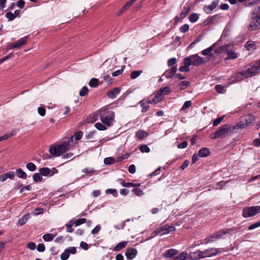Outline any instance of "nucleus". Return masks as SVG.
I'll list each match as a JSON object with an SVG mask.
<instances>
[{
	"instance_id": "f03ea898",
	"label": "nucleus",
	"mask_w": 260,
	"mask_h": 260,
	"mask_svg": "<svg viewBox=\"0 0 260 260\" xmlns=\"http://www.w3.org/2000/svg\"><path fill=\"white\" fill-rule=\"evenodd\" d=\"M260 72V64L255 62L247 65L245 70L240 72V74L245 78L255 75Z\"/></svg>"
},
{
	"instance_id": "bb28decb",
	"label": "nucleus",
	"mask_w": 260,
	"mask_h": 260,
	"mask_svg": "<svg viewBox=\"0 0 260 260\" xmlns=\"http://www.w3.org/2000/svg\"><path fill=\"white\" fill-rule=\"evenodd\" d=\"M226 54L228 55V57L225 59H234L238 57L237 53L232 50L228 51L226 52Z\"/></svg>"
},
{
	"instance_id": "f3484780",
	"label": "nucleus",
	"mask_w": 260,
	"mask_h": 260,
	"mask_svg": "<svg viewBox=\"0 0 260 260\" xmlns=\"http://www.w3.org/2000/svg\"><path fill=\"white\" fill-rule=\"evenodd\" d=\"M28 38H29V36H25V37H24L20 39L16 42L13 43L15 47L19 48V47H20L23 46L24 45H25L26 43Z\"/></svg>"
},
{
	"instance_id": "5fc2aeb1",
	"label": "nucleus",
	"mask_w": 260,
	"mask_h": 260,
	"mask_svg": "<svg viewBox=\"0 0 260 260\" xmlns=\"http://www.w3.org/2000/svg\"><path fill=\"white\" fill-rule=\"evenodd\" d=\"M189 29V25L188 24H184L180 27V31L182 33L187 32Z\"/></svg>"
},
{
	"instance_id": "423d86ee",
	"label": "nucleus",
	"mask_w": 260,
	"mask_h": 260,
	"mask_svg": "<svg viewBox=\"0 0 260 260\" xmlns=\"http://www.w3.org/2000/svg\"><path fill=\"white\" fill-rule=\"evenodd\" d=\"M186 63L188 65L198 66L205 63L204 58L198 54H194L186 57Z\"/></svg>"
},
{
	"instance_id": "b1692460",
	"label": "nucleus",
	"mask_w": 260,
	"mask_h": 260,
	"mask_svg": "<svg viewBox=\"0 0 260 260\" xmlns=\"http://www.w3.org/2000/svg\"><path fill=\"white\" fill-rule=\"evenodd\" d=\"M30 214L29 213H26L21 218H20L18 220V224L20 225H24L29 218Z\"/></svg>"
},
{
	"instance_id": "4d7b16f0",
	"label": "nucleus",
	"mask_w": 260,
	"mask_h": 260,
	"mask_svg": "<svg viewBox=\"0 0 260 260\" xmlns=\"http://www.w3.org/2000/svg\"><path fill=\"white\" fill-rule=\"evenodd\" d=\"M189 85V82L187 81H181L180 83V85L181 86L180 89L182 90L186 87H187Z\"/></svg>"
},
{
	"instance_id": "13d9d810",
	"label": "nucleus",
	"mask_w": 260,
	"mask_h": 260,
	"mask_svg": "<svg viewBox=\"0 0 260 260\" xmlns=\"http://www.w3.org/2000/svg\"><path fill=\"white\" fill-rule=\"evenodd\" d=\"M70 256V254L66 250L61 254L60 258L62 260H67Z\"/></svg>"
},
{
	"instance_id": "4c0bfd02",
	"label": "nucleus",
	"mask_w": 260,
	"mask_h": 260,
	"mask_svg": "<svg viewBox=\"0 0 260 260\" xmlns=\"http://www.w3.org/2000/svg\"><path fill=\"white\" fill-rule=\"evenodd\" d=\"M170 92V89L169 87L166 86L164 88H160L159 90V94L161 93L163 94H168Z\"/></svg>"
},
{
	"instance_id": "f8f14e48",
	"label": "nucleus",
	"mask_w": 260,
	"mask_h": 260,
	"mask_svg": "<svg viewBox=\"0 0 260 260\" xmlns=\"http://www.w3.org/2000/svg\"><path fill=\"white\" fill-rule=\"evenodd\" d=\"M125 254L128 259L131 260L136 256L137 250L135 248H129L126 250Z\"/></svg>"
},
{
	"instance_id": "052dcab7",
	"label": "nucleus",
	"mask_w": 260,
	"mask_h": 260,
	"mask_svg": "<svg viewBox=\"0 0 260 260\" xmlns=\"http://www.w3.org/2000/svg\"><path fill=\"white\" fill-rule=\"evenodd\" d=\"M67 252L70 254H75L76 253V248L75 247H70L66 249Z\"/></svg>"
},
{
	"instance_id": "7c9ffc66",
	"label": "nucleus",
	"mask_w": 260,
	"mask_h": 260,
	"mask_svg": "<svg viewBox=\"0 0 260 260\" xmlns=\"http://www.w3.org/2000/svg\"><path fill=\"white\" fill-rule=\"evenodd\" d=\"M184 66H182V67H180L179 68V71L181 72H188L189 71V66L190 65H188L186 63V58H185L184 59Z\"/></svg>"
},
{
	"instance_id": "a18cd8bd",
	"label": "nucleus",
	"mask_w": 260,
	"mask_h": 260,
	"mask_svg": "<svg viewBox=\"0 0 260 260\" xmlns=\"http://www.w3.org/2000/svg\"><path fill=\"white\" fill-rule=\"evenodd\" d=\"M132 192L137 196H141L144 194L143 191L139 188H134L132 190Z\"/></svg>"
},
{
	"instance_id": "473e14b6",
	"label": "nucleus",
	"mask_w": 260,
	"mask_h": 260,
	"mask_svg": "<svg viewBox=\"0 0 260 260\" xmlns=\"http://www.w3.org/2000/svg\"><path fill=\"white\" fill-rule=\"evenodd\" d=\"M139 104H140L141 107L142 108V112L143 113L146 112L148 110L149 108V105L146 104L144 101H141L139 102Z\"/></svg>"
},
{
	"instance_id": "20e7f679",
	"label": "nucleus",
	"mask_w": 260,
	"mask_h": 260,
	"mask_svg": "<svg viewBox=\"0 0 260 260\" xmlns=\"http://www.w3.org/2000/svg\"><path fill=\"white\" fill-rule=\"evenodd\" d=\"M231 131V126L230 125H223L215 132L214 136L212 137V139H216L218 138H222L225 137Z\"/></svg>"
},
{
	"instance_id": "680f3d73",
	"label": "nucleus",
	"mask_w": 260,
	"mask_h": 260,
	"mask_svg": "<svg viewBox=\"0 0 260 260\" xmlns=\"http://www.w3.org/2000/svg\"><path fill=\"white\" fill-rule=\"evenodd\" d=\"M176 63V59L174 57L169 59L168 61V65L172 67Z\"/></svg>"
},
{
	"instance_id": "4468645a",
	"label": "nucleus",
	"mask_w": 260,
	"mask_h": 260,
	"mask_svg": "<svg viewBox=\"0 0 260 260\" xmlns=\"http://www.w3.org/2000/svg\"><path fill=\"white\" fill-rule=\"evenodd\" d=\"M202 250H197L194 252H190L188 255V257L191 260H198L202 258Z\"/></svg>"
},
{
	"instance_id": "c85d7f7f",
	"label": "nucleus",
	"mask_w": 260,
	"mask_h": 260,
	"mask_svg": "<svg viewBox=\"0 0 260 260\" xmlns=\"http://www.w3.org/2000/svg\"><path fill=\"white\" fill-rule=\"evenodd\" d=\"M213 46H214V45L211 46L210 47H209L208 48H207L206 49H204L202 51V54L203 55H209V56H211L212 55V53L211 52L213 51Z\"/></svg>"
},
{
	"instance_id": "cd10ccee",
	"label": "nucleus",
	"mask_w": 260,
	"mask_h": 260,
	"mask_svg": "<svg viewBox=\"0 0 260 260\" xmlns=\"http://www.w3.org/2000/svg\"><path fill=\"white\" fill-rule=\"evenodd\" d=\"M17 176L21 179H26L27 175L21 169H18L16 170Z\"/></svg>"
},
{
	"instance_id": "7ed1b4c3",
	"label": "nucleus",
	"mask_w": 260,
	"mask_h": 260,
	"mask_svg": "<svg viewBox=\"0 0 260 260\" xmlns=\"http://www.w3.org/2000/svg\"><path fill=\"white\" fill-rule=\"evenodd\" d=\"M70 144L63 142L59 145L51 146L49 148L50 153L55 157L59 156L70 149Z\"/></svg>"
},
{
	"instance_id": "6e6d98bb",
	"label": "nucleus",
	"mask_w": 260,
	"mask_h": 260,
	"mask_svg": "<svg viewBox=\"0 0 260 260\" xmlns=\"http://www.w3.org/2000/svg\"><path fill=\"white\" fill-rule=\"evenodd\" d=\"M38 112L41 116H45L46 110L43 107H39L38 109Z\"/></svg>"
},
{
	"instance_id": "de8ad7c7",
	"label": "nucleus",
	"mask_w": 260,
	"mask_h": 260,
	"mask_svg": "<svg viewBox=\"0 0 260 260\" xmlns=\"http://www.w3.org/2000/svg\"><path fill=\"white\" fill-rule=\"evenodd\" d=\"M118 181L122 186L131 187V182H125V181L122 179H119Z\"/></svg>"
},
{
	"instance_id": "72a5a7b5",
	"label": "nucleus",
	"mask_w": 260,
	"mask_h": 260,
	"mask_svg": "<svg viewBox=\"0 0 260 260\" xmlns=\"http://www.w3.org/2000/svg\"><path fill=\"white\" fill-rule=\"evenodd\" d=\"M99 81L96 78L91 79L89 82V85L91 87H96L99 85Z\"/></svg>"
},
{
	"instance_id": "bf43d9fd",
	"label": "nucleus",
	"mask_w": 260,
	"mask_h": 260,
	"mask_svg": "<svg viewBox=\"0 0 260 260\" xmlns=\"http://www.w3.org/2000/svg\"><path fill=\"white\" fill-rule=\"evenodd\" d=\"M101 230V226L100 225H97L92 231L91 234L95 235L98 234Z\"/></svg>"
},
{
	"instance_id": "0e129e2a",
	"label": "nucleus",
	"mask_w": 260,
	"mask_h": 260,
	"mask_svg": "<svg viewBox=\"0 0 260 260\" xmlns=\"http://www.w3.org/2000/svg\"><path fill=\"white\" fill-rule=\"evenodd\" d=\"M188 145V143L187 141H183L182 143H180L178 145L177 147L179 149H184L187 147Z\"/></svg>"
},
{
	"instance_id": "864d4df0",
	"label": "nucleus",
	"mask_w": 260,
	"mask_h": 260,
	"mask_svg": "<svg viewBox=\"0 0 260 260\" xmlns=\"http://www.w3.org/2000/svg\"><path fill=\"white\" fill-rule=\"evenodd\" d=\"M223 118H224V116H221V117L215 119L213 122V126L218 125L223 120Z\"/></svg>"
},
{
	"instance_id": "69168bd1",
	"label": "nucleus",
	"mask_w": 260,
	"mask_h": 260,
	"mask_svg": "<svg viewBox=\"0 0 260 260\" xmlns=\"http://www.w3.org/2000/svg\"><path fill=\"white\" fill-rule=\"evenodd\" d=\"M80 246L83 249L87 250L89 248V246L88 244L84 241H82L80 244Z\"/></svg>"
},
{
	"instance_id": "6e6552de",
	"label": "nucleus",
	"mask_w": 260,
	"mask_h": 260,
	"mask_svg": "<svg viewBox=\"0 0 260 260\" xmlns=\"http://www.w3.org/2000/svg\"><path fill=\"white\" fill-rule=\"evenodd\" d=\"M221 250L220 249L215 248H209L202 251V258L215 256L221 253Z\"/></svg>"
},
{
	"instance_id": "a211bd4d",
	"label": "nucleus",
	"mask_w": 260,
	"mask_h": 260,
	"mask_svg": "<svg viewBox=\"0 0 260 260\" xmlns=\"http://www.w3.org/2000/svg\"><path fill=\"white\" fill-rule=\"evenodd\" d=\"M120 89L118 87H115L109 91L107 94L108 96L110 99H115L119 93Z\"/></svg>"
},
{
	"instance_id": "e2e57ef3",
	"label": "nucleus",
	"mask_w": 260,
	"mask_h": 260,
	"mask_svg": "<svg viewBox=\"0 0 260 260\" xmlns=\"http://www.w3.org/2000/svg\"><path fill=\"white\" fill-rule=\"evenodd\" d=\"M248 125L244 121H240L237 125V128H245L246 126Z\"/></svg>"
},
{
	"instance_id": "37998d69",
	"label": "nucleus",
	"mask_w": 260,
	"mask_h": 260,
	"mask_svg": "<svg viewBox=\"0 0 260 260\" xmlns=\"http://www.w3.org/2000/svg\"><path fill=\"white\" fill-rule=\"evenodd\" d=\"M73 225V221L72 220H71L69 223L66 224V226L67 228V232L68 233L73 232L74 229L72 228Z\"/></svg>"
},
{
	"instance_id": "603ef678",
	"label": "nucleus",
	"mask_w": 260,
	"mask_h": 260,
	"mask_svg": "<svg viewBox=\"0 0 260 260\" xmlns=\"http://www.w3.org/2000/svg\"><path fill=\"white\" fill-rule=\"evenodd\" d=\"M44 212V209L41 208H37L34 209L33 214L35 215H38L43 214Z\"/></svg>"
},
{
	"instance_id": "1a4fd4ad",
	"label": "nucleus",
	"mask_w": 260,
	"mask_h": 260,
	"mask_svg": "<svg viewBox=\"0 0 260 260\" xmlns=\"http://www.w3.org/2000/svg\"><path fill=\"white\" fill-rule=\"evenodd\" d=\"M229 229L218 231V232L213 234L212 235L206 238L205 239L206 243L213 242L215 240L219 239L221 237H222L224 235L226 234V233H229Z\"/></svg>"
},
{
	"instance_id": "f257e3e1",
	"label": "nucleus",
	"mask_w": 260,
	"mask_h": 260,
	"mask_svg": "<svg viewBox=\"0 0 260 260\" xmlns=\"http://www.w3.org/2000/svg\"><path fill=\"white\" fill-rule=\"evenodd\" d=\"M101 121L107 126L113 125L114 121L115 113L105 108L101 109L98 112Z\"/></svg>"
},
{
	"instance_id": "412c9836",
	"label": "nucleus",
	"mask_w": 260,
	"mask_h": 260,
	"mask_svg": "<svg viewBox=\"0 0 260 260\" xmlns=\"http://www.w3.org/2000/svg\"><path fill=\"white\" fill-rule=\"evenodd\" d=\"M177 253H178V251L176 249H170L167 250L166 251L164 255L167 258H171L172 256L177 254Z\"/></svg>"
},
{
	"instance_id": "393cba45",
	"label": "nucleus",
	"mask_w": 260,
	"mask_h": 260,
	"mask_svg": "<svg viewBox=\"0 0 260 260\" xmlns=\"http://www.w3.org/2000/svg\"><path fill=\"white\" fill-rule=\"evenodd\" d=\"M127 242L126 241H123L119 243H118L117 245H116L115 247L114 248V250L115 251H118L121 250L122 249L124 248L127 245Z\"/></svg>"
},
{
	"instance_id": "c756f323",
	"label": "nucleus",
	"mask_w": 260,
	"mask_h": 260,
	"mask_svg": "<svg viewBox=\"0 0 260 260\" xmlns=\"http://www.w3.org/2000/svg\"><path fill=\"white\" fill-rule=\"evenodd\" d=\"M56 235H54L51 234H46L43 236L44 240L46 242L51 241L55 238Z\"/></svg>"
},
{
	"instance_id": "8fccbe9b",
	"label": "nucleus",
	"mask_w": 260,
	"mask_h": 260,
	"mask_svg": "<svg viewBox=\"0 0 260 260\" xmlns=\"http://www.w3.org/2000/svg\"><path fill=\"white\" fill-rule=\"evenodd\" d=\"M6 17L9 20L12 21L15 18L16 15L12 12H9L6 14Z\"/></svg>"
},
{
	"instance_id": "9d476101",
	"label": "nucleus",
	"mask_w": 260,
	"mask_h": 260,
	"mask_svg": "<svg viewBox=\"0 0 260 260\" xmlns=\"http://www.w3.org/2000/svg\"><path fill=\"white\" fill-rule=\"evenodd\" d=\"M58 171L55 168L49 169L47 167L42 168L39 169V173L41 175L44 176H52L57 173Z\"/></svg>"
},
{
	"instance_id": "58836bf2",
	"label": "nucleus",
	"mask_w": 260,
	"mask_h": 260,
	"mask_svg": "<svg viewBox=\"0 0 260 260\" xmlns=\"http://www.w3.org/2000/svg\"><path fill=\"white\" fill-rule=\"evenodd\" d=\"M33 180L35 182L41 181L43 178L41 176V175L40 173H35L32 176Z\"/></svg>"
},
{
	"instance_id": "39448f33",
	"label": "nucleus",
	"mask_w": 260,
	"mask_h": 260,
	"mask_svg": "<svg viewBox=\"0 0 260 260\" xmlns=\"http://www.w3.org/2000/svg\"><path fill=\"white\" fill-rule=\"evenodd\" d=\"M259 213H260L259 206L245 207L242 211V215L244 218L252 217Z\"/></svg>"
},
{
	"instance_id": "2f4dec72",
	"label": "nucleus",
	"mask_w": 260,
	"mask_h": 260,
	"mask_svg": "<svg viewBox=\"0 0 260 260\" xmlns=\"http://www.w3.org/2000/svg\"><path fill=\"white\" fill-rule=\"evenodd\" d=\"M190 9L189 7H184L183 10L180 14V17L181 19L184 18L187 14L190 11Z\"/></svg>"
},
{
	"instance_id": "338daca9",
	"label": "nucleus",
	"mask_w": 260,
	"mask_h": 260,
	"mask_svg": "<svg viewBox=\"0 0 260 260\" xmlns=\"http://www.w3.org/2000/svg\"><path fill=\"white\" fill-rule=\"evenodd\" d=\"M260 226V221H258V222H257L254 224H252L251 225H250L249 227H248V230H252L253 229H254L256 228H258Z\"/></svg>"
},
{
	"instance_id": "e433bc0d",
	"label": "nucleus",
	"mask_w": 260,
	"mask_h": 260,
	"mask_svg": "<svg viewBox=\"0 0 260 260\" xmlns=\"http://www.w3.org/2000/svg\"><path fill=\"white\" fill-rule=\"evenodd\" d=\"M199 19V16L196 13H192L189 17V21L191 23H194L198 21Z\"/></svg>"
},
{
	"instance_id": "774afa93",
	"label": "nucleus",
	"mask_w": 260,
	"mask_h": 260,
	"mask_svg": "<svg viewBox=\"0 0 260 260\" xmlns=\"http://www.w3.org/2000/svg\"><path fill=\"white\" fill-rule=\"evenodd\" d=\"M45 250V246L44 244H39L37 246V250L39 252H43Z\"/></svg>"
},
{
	"instance_id": "ea45409f",
	"label": "nucleus",
	"mask_w": 260,
	"mask_h": 260,
	"mask_svg": "<svg viewBox=\"0 0 260 260\" xmlns=\"http://www.w3.org/2000/svg\"><path fill=\"white\" fill-rule=\"evenodd\" d=\"M26 168L30 171L33 172L37 169L36 166L32 162H29L26 166Z\"/></svg>"
},
{
	"instance_id": "aec40b11",
	"label": "nucleus",
	"mask_w": 260,
	"mask_h": 260,
	"mask_svg": "<svg viewBox=\"0 0 260 260\" xmlns=\"http://www.w3.org/2000/svg\"><path fill=\"white\" fill-rule=\"evenodd\" d=\"M254 120V116L251 114H248L243 117V120L247 124L251 123Z\"/></svg>"
},
{
	"instance_id": "ddd939ff",
	"label": "nucleus",
	"mask_w": 260,
	"mask_h": 260,
	"mask_svg": "<svg viewBox=\"0 0 260 260\" xmlns=\"http://www.w3.org/2000/svg\"><path fill=\"white\" fill-rule=\"evenodd\" d=\"M126 158V156L123 155L120 157H118L116 160L113 157H107L104 159V162L106 165H111L115 162H119L123 159H124Z\"/></svg>"
},
{
	"instance_id": "f704fd0d",
	"label": "nucleus",
	"mask_w": 260,
	"mask_h": 260,
	"mask_svg": "<svg viewBox=\"0 0 260 260\" xmlns=\"http://www.w3.org/2000/svg\"><path fill=\"white\" fill-rule=\"evenodd\" d=\"M143 71H134L131 73V78L132 79H135L138 77L142 73Z\"/></svg>"
},
{
	"instance_id": "9b49d317",
	"label": "nucleus",
	"mask_w": 260,
	"mask_h": 260,
	"mask_svg": "<svg viewBox=\"0 0 260 260\" xmlns=\"http://www.w3.org/2000/svg\"><path fill=\"white\" fill-rule=\"evenodd\" d=\"M219 2V0H214L212 3L209 5H206L204 7V11L207 14H210L212 11L215 9Z\"/></svg>"
},
{
	"instance_id": "4be33fe9",
	"label": "nucleus",
	"mask_w": 260,
	"mask_h": 260,
	"mask_svg": "<svg viewBox=\"0 0 260 260\" xmlns=\"http://www.w3.org/2000/svg\"><path fill=\"white\" fill-rule=\"evenodd\" d=\"M245 47L248 51H253L256 49V45L252 41H248L245 44Z\"/></svg>"
},
{
	"instance_id": "49530a36",
	"label": "nucleus",
	"mask_w": 260,
	"mask_h": 260,
	"mask_svg": "<svg viewBox=\"0 0 260 260\" xmlns=\"http://www.w3.org/2000/svg\"><path fill=\"white\" fill-rule=\"evenodd\" d=\"M191 105V101H186L184 103V104H183V106L182 107V108H181L180 110L181 111H185L187 109H188Z\"/></svg>"
},
{
	"instance_id": "c9c22d12",
	"label": "nucleus",
	"mask_w": 260,
	"mask_h": 260,
	"mask_svg": "<svg viewBox=\"0 0 260 260\" xmlns=\"http://www.w3.org/2000/svg\"><path fill=\"white\" fill-rule=\"evenodd\" d=\"M94 126L95 128L99 131H105L107 129V127L100 122L96 123Z\"/></svg>"
},
{
	"instance_id": "c03bdc74",
	"label": "nucleus",
	"mask_w": 260,
	"mask_h": 260,
	"mask_svg": "<svg viewBox=\"0 0 260 260\" xmlns=\"http://www.w3.org/2000/svg\"><path fill=\"white\" fill-rule=\"evenodd\" d=\"M88 89L86 86H84L82 88L79 92V95L81 96H84L88 93Z\"/></svg>"
},
{
	"instance_id": "2eb2a0df",
	"label": "nucleus",
	"mask_w": 260,
	"mask_h": 260,
	"mask_svg": "<svg viewBox=\"0 0 260 260\" xmlns=\"http://www.w3.org/2000/svg\"><path fill=\"white\" fill-rule=\"evenodd\" d=\"M15 176L13 171H10L0 176V181L4 182L8 179H13Z\"/></svg>"
},
{
	"instance_id": "6ab92c4d",
	"label": "nucleus",
	"mask_w": 260,
	"mask_h": 260,
	"mask_svg": "<svg viewBox=\"0 0 260 260\" xmlns=\"http://www.w3.org/2000/svg\"><path fill=\"white\" fill-rule=\"evenodd\" d=\"M148 133L147 131L144 130H139L136 134V137L139 140H142L143 138L147 137Z\"/></svg>"
},
{
	"instance_id": "a878e982",
	"label": "nucleus",
	"mask_w": 260,
	"mask_h": 260,
	"mask_svg": "<svg viewBox=\"0 0 260 260\" xmlns=\"http://www.w3.org/2000/svg\"><path fill=\"white\" fill-rule=\"evenodd\" d=\"M187 257H188L187 253L183 252L175 256L174 260H186Z\"/></svg>"
},
{
	"instance_id": "a19ab883",
	"label": "nucleus",
	"mask_w": 260,
	"mask_h": 260,
	"mask_svg": "<svg viewBox=\"0 0 260 260\" xmlns=\"http://www.w3.org/2000/svg\"><path fill=\"white\" fill-rule=\"evenodd\" d=\"M219 18V16L218 15H215L212 16V17H211L210 18H209V19H207L205 21V23L208 24L210 23V22L215 21Z\"/></svg>"
},
{
	"instance_id": "3c124183",
	"label": "nucleus",
	"mask_w": 260,
	"mask_h": 260,
	"mask_svg": "<svg viewBox=\"0 0 260 260\" xmlns=\"http://www.w3.org/2000/svg\"><path fill=\"white\" fill-rule=\"evenodd\" d=\"M106 192L107 194H112L115 197H116L118 196V193L115 189H108L106 190Z\"/></svg>"
},
{
	"instance_id": "09e8293b",
	"label": "nucleus",
	"mask_w": 260,
	"mask_h": 260,
	"mask_svg": "<svg viewBox=\"0 0 260 260\" xmlns=\"http://www.w3.org/2000/svg\"><path fill=\"white\" fill-rule=\"evenodd\" d=\"M86 222L85 218H80L76 220L74 223L76 226H79L82 224H83Z\"/></svg>"
},
{
	"instance_id": "dca6fc26",
	"label": "nucleus",
	"mask_w": 260,
	"mask_h": 260,
	"mask_svg": "<svg viewBox=\"0 0 260 260\" xmlns=\"http://www.w3.org/2000/svg\"><path fill=\"white\" fill-rule=\"evenodd\" d=\"M177 71L176 67H172L170 69L167 70L164 74V76L166 78L169 79L172 78Z\"/></svg>"
},
{
	"instance_id": "5701e85b",
	"label": "nucleus",
	"mask_w": 260,
	"mask_h": 260,
	"mask_svg": "<svg viewBox=\"0 0 260 260\" xmlns=\"http://www.w3.org/2000/svg\"><path fill=\"white\" fill-rule=\"evenodd\" d=\"M210 153L209 149L207 148H202L199 151L198 155L200 157L207 156Z\"/></svg>"
},
{
	"instance_id": "0eeeda50",
	"label": "nucleus",
	"mask_w": 260,
	"mask_h": 260,
	"mask_svg": "<svg viewBox=\"0 0 260 260\" xmlns=\"http://www.w3.org/2000/svg\"><path fill=\"white\" fill-rule=\"evenodd\" d=\"M175 230L176 228L174 226L166 224L164 226L157 229L153 232V233H155V235H159L160 236H162L169 234L170 233L175 231Z\"/></svg>"
},
{
	"instance_id": "79ce46f5",
	"label": "nucleus",
	"mask_w": 260,
	"mask_h": 260,
	"mask_svg": "<svg viewBox=\"0 0 260 260\" xmlns=\"http://www.w3.org/2000/svg\"><path fill=\"white\" fill-rule=\"evenodd\" d=\"M140 150L142 153H149L150 151V148L146 145H142L140 146Z\"/></svg>"
}]
</instances>
